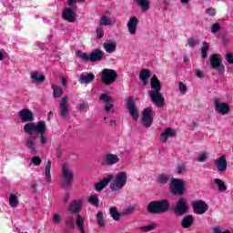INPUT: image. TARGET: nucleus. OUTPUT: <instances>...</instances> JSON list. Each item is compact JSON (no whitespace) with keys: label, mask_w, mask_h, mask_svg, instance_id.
<instances>
[{"label":"nucleus","mask_w":233,"mask_h":233,"mask_svg":"<svg viewBox=\"0 0 233 233\" xmlns=\"http://www.w3.org/2000/svg\"><path fill=\"white\" fill-rule=\"evenodd\" d=\"M161 81L157 78V76L154 75L151 77V91H149V97L154 105L158 108L165 106V97L161 94Z\"/></svg>","instance_id":"f257e3e1"},{"label":"nucleus","mask_w":233,"mask_h":233,"mask_svg":"<svg viewBox=\"0 0 233 233\" xmlns=\"http://www.w3.org/2000/svg\"><path fill=\"white\" fill-rule=\"evenodd\" d=\"M24 132L25 134H35V136H39L41 145H46L48 143V139L46 138V121H38L35 123H26L24 126Z\"/></svg>","instance_id":"f03ea898"},{"label":"nucleus","mask_w":233,"mask_h":233,"mask_svg":"<svg viewBox=\"0 0 233 233\" xmlns=\"http://www.w3.org/2000/svg\"><path fill=\"white\" fill-rule=\"evenodd\" d=\"M170 210V202L167 199L154 200L147 205L148 214H166Z\"/></svg>","instance_id":"7ed1b4c3"},{"label":"nucleus","mask_w":233,"mask_h":233,"mask_svg":"<svg viewBox=\"0 0 233 233\" xmlns=\"http://www.w3.org/2000/svg\"><path fill=\"white\" fill-rule=\"evenodd\" d=\"M127 172L121 171L117 173L109 185V188L112 192H118V190H121V188L127 185Z\"/></svg>","instance_id":"20e7f679"},{"label":"nucleus","mask_w":233,"mask_h":233,"mask_svg":"<svg viewBox=\"0 0 233 233\" xmlns=\"http://www.w3.org/2000/svg\"><path fill=\"white\" fill-rule=\"evenodd\" d=\"M72 183H74V171L70 168L68 164H64L62 166V188H68V187H72Z\"/></svg>","instance_id":"39448f33"},{"label":"nucleus","mask_w":233,"mask_h":233,"mask_svg":"<svg viewBox=\"0 0 233 233\" xmlns=\"http://www.w3.org/2000/svg\"><path fill=\"white\" fill-rule=\"evenodd\" d=\"M169 190L173 196H185V181L179 178H173L169 185Z\"/></svg>","instance_id":"423d86ee"},{"label":"nucleus","mask_w":233,"mask_h":233,"mask_svg":"<svg viewBox=\"0 0 233 233\" xmlns=\"http://www.w3.org/2000/svg\"><path fill=\"white\" fill-rule=\"evenodd\" d=\"M188 204L187 203V199L181 198H179L175 208H173V212L175 214V216H177V218L181 217V216H185V214H188Z\"/></svg>","instance_id":"0eeeda50"},{"label":"nucleus","mask_w":233,"mask_h":233,"mask_svg":"<svg viewBox=\"0 0 233 233\" xmlns=\"http://www.w3.org/2000/svg\"><path fill=\"white\" fill-rule=\"evenodd\" d=\"M101 76L102 83H104V85H106V86L112 85V83H115L116 79H117V73L116 72V70L112 69H104Z\"/></svg>","instance_id":"6e6552de"},{"label":"nucleus","mask_w":233,"mask_h":233,"mask_svg":"<svg viewBox=\"0 0 233 233\" xmlns=\"http://www.w3.org/2000/svg\"><path fill=\"white\" fill-rule=\"evenodd\" d=\"M192 208L194 214L203 216V214H207V211L208 210V204L204 200H195L192 202Z\"/></svg>","instance_id":"1a4fd4ad"},{"label":"nucleus","mask_w":233,"mask_h":233,"mask_svg":"<svg viewBox=\"0 0 233 233\" xmlns=\"http://www.w3.org/2000/svg\"><path fill=\"white\" fill-rule=\"evenodd\" d=\"M209 61H210L211 68H213V70H218L219 74H223V72H225V66L221 64L222 60L219 57V55L213 54L209 57Z\"/></svg>","instance_id":"9d476101"},{"label":"nucleus","mask_w":233,"mask_h":233,"mask_svg":"<svg viewBox=\"0 0 233 233\" xmlns=\"http://www.w3.org/2000/svg\"><path fill=\"white\" fill-rule=\"evenodd\" d=\"M25 145L30 150L31 154L35 156L37 154V148H35V145H37V135H34V133L29 134V137L25 140Z\"/></svg>","instance_id":"9b49d317"},{"label":"nucleus","mask_w":233,"mask_h":233,"mask_svg":"<svg viewBox=\"0 0 233 233\" xmlns=\"http://www.w3.org/2000/svg\"><path fill=\"white\" fill-rule=\"evenodd\" d=\"M62 19L67 23H76V21H77V13H76V9L70 7L64 8L62 12Z\"/></svg>","instance_id":"f8f14e48"},{"label":"nucleus","mask_w":233,"mask_h":233,"mask_svg":"<svg viewBox=\"0 0 233 233\" xmlns=\"http://www.w3.org/2000/svg\"><path fill=\"white\" fill-rule=\"evenodd\" d=\"M127 108L131 117L135 121H137V119H139V111L136 108V103H134V99L132 97L127 98Z\"/></svg>","instance_id":"ddd939ff"},{"label":"nucleus","mask_w":233,"mask_h":233,"mask_svg":"<svg viewBox=\"0 0 233 233\" xmlns=\"http://www.w3.org/2000/svg\"><path fill=\"white\" fill-rule=\"evenodd\" d=\"M215 110L222 116H227L230 112V106L227 103H221L218 100H215Z\"/></svg>","instance_id":"4468645a"},{"label":"nucleus","mask_w":233,"mask_h":233,"mask_svg":"<svg viewBox=\"0 0 233 233\" xmlns=\"http://www.w3.org/2000/svg\"><path fill=\"white\" fill-rule=\"evenodd\" d=\"M19 116L22 123H35L34 113L29 109H22L19 111Z\"/></svg>","instance_id":"2eb2a0df"},{"label":"nucleus","mask_w":233,"mask_h":233,"mask_svg":"<svg viewBox=\"0 0 233 233\" xmlns=\"http://www.w3.org/2000/svg\"><path fill=\"white\" fill-rule=\"evenodd\" d=\"M137 25H139V19L136 16L129 18L127 22V29L131 35H136V34H137Z\"/></svg>","instance_id":"dca6fc26"},{"label":"nucleus","mask_w":233,"mask_h":233,"mask_svg":"<svg viewBox=\"0 0 233 233\" xmlns=\"http://www.w3.org/2000/svg\"><path fill=\"white\" fill-rule=\"evenodd\" d=\"M103 57H105V52L96 48L89 55V61L91 63H97L98 61H103Z\"/></svg>","instance_id":"f3484780"},{"label":"nucleus","mask_w":233,"mask_h":233,"mask_svg":"<svg viewBox=\"0 0 233 233\" xmlns=\"http://www.w3.org/2000/svg\"><path fill=\"white\" fill-rule=\"evenodd\" d=\"M215 165L217 167V170L220 172V174H225L227 172V157L225 155H222L216 162Z\"/></svg>","instance_id":"a211bd4d"},{"label":"nucleus","mask_w":233,"mask_h":233,"mask_svg":"<svg viewBox=\"0 0 233 233\" xmlns=\"http://www.w3.org/2000/svg\"><path fill=\"white\" fill-rule=\"evenodd\" d=\"M100 101H104L106 103L105 110L106 112H110L111 108H114V98L112 96H108V94H102L99 96Z\"/></svg>","instance_id":"6ab92c4d"},{"label":"nucleus","mask_w":233,"mask_h":233,"mask_svg":"<svg viewBox=\"0 0 233 233\" xmlns=\"http://www.w3.org/2000/svg\"><path fill=\"white\" fill-rule=\"evenodd\" d=\"M114 179L113 175H108L106 177L103 178L100 182L95 184V189L96 192H101L103 188L108 187V183Z\"/></svg>","instance_id":"aec40b11"},{"label":"nucleus","mask_w":233,"mask_h":233,"mask_svg":"<svg viewBox=\"0 0 233 233\" xmlns=\"http://www.w3.org/2000/svg\"><path fill=\"white\" fill-rule=\"evenodd\" d=\"M104 163L108 167L116 165V163H119V157L116 154L108 153L105 156Z\"/></svg>","instance_id":"412c9836"},{"label":"nucleus","mask_w":233,"mask_h":233,"mask_svg":"<svg viewBox=\"0 0 233 233\" xmlns=\"http://www.w3.org/2000/svg\"><path fill=\"white\" fill-rule=\"evenodd\" d=\"M83 208V201L82 200H73L69 207L68 210L72 214H79V211Z\"/></svg>","instance_id":"4be33fe9"},{"label":"nucleus","mask_w":233,"mask_h":233,"mask_svg":"<svg viewBox=\"0 0 233 233\" xmlns=\"http://www.w3.org/2000/svg\"><path fill=\"white\" fill-rule=\"evenodd\" d=\"M68 115V96H64L60 101V116L66 117Z\"/></svg>","instance_id":"5701e85b"},{"label":"nucleus","mask_w":233,"mask_h":233,"mask_svg":"<svg viewBox=\"0 0 233 233\" xmlns=\"http://www.w3.org/2000/svg\"><path fill=\"white\" fill-rule=\"evenodd\" d=\"M194 221H196L194 215H187L182 218L180 225L182 228H190L194 225Z\"/></svg>","instance_id":"b1692460"},{"label":"nucleus","mask_w":233,"mask_h":233,"mask_svg":"<svg viewBox=\"0 0 233 233\" xmlns=\"http://www.w3.org/2000/svg\"><path fill=\"white\" fill-rule=\"evenodd\" d=\"M168 137H176V130L172 127L166 128L165 132L160 135L161 143H167Z\"/></svg>","instance_id":"393cba45"},{"label":"nucleus","mask_w":233,"mask_h":233,"mask_svg":"<svg viewBox=\"0 0 233 233\" xmlns=\"http://www.w3.org/2000/svg\"><path fill=\"white\" fill-rule=\"evenodd\" d=\"M152 73L149 69H142L139 74V79L142 80L143 86H147L148 85V79H150Z\"/></svg>","instance_id":"a878e982"},{"label":"nucleus","mask_w":233,"mask_h":233,"mask_svg":"<svg viewBox=\"0 0 233 233\" xmlns=\"http://www.w3.org/2000/svg\"><path fill=\"white\" fill-rule=\"evenodd\" d=\"M96 79V76L92 73H89L87 75L81 74L80 75V79H79V84L80 85H88L92 83Z\"/></svg>","instance_id":"bb28decb"},{"label":"nucleus","mask_w":233,"mask_h":233,"mask_svg":"<svg viewBox=\"0 0 233 233\" xmlns=\"http://www.w3.org/2000/svg\"><path fill=\"white\" fill-rule=\"evenodd\" d=\"M39 76V72L37 71H34L31 74L33 83H36V85H42V83H45V75H40V76Z\"/></svg>","instance_id":"cd10ccee"},{"label":"nucleus","mask_w":233,"mask_h":233,"mask_svg":"<svg viewBox=\"0 0 233 233\" xmlns=\"http://www.w3.org/2000/svg\"><path fill=\"white\" fill-rule=\"evenodd\" d=\"M76 227L81 233H86L85 232V218L81 216L80 214L76 215Z\"/></svg>","instance_id":"c85d7f7f"},{"label":"nucleus","mask_w":233,"mask_h":233,"mask_svg":"<svg viewBox=\"0 0 233 233\" xmlns=\"http://www.w3.org/2000/svg\"><path fill=\"white\" fill-rule=\"evenodd\" d=\"M51 88L53 90V97H55L56 99H57V97H61L62 94H64V90L63 87L56 86V85H52Z\"/></svg>","instance_id":"c756f323"},{"label":"nucleus","mask_w":233,"mask_h":233,"mask_svg":"<svg viewBox=\"0 0 233 233\" xmlns=\"http://www.w3.org/2000/svg\"><path fill=\"white\" fill-rule=\"evenodd\" d=\"M109 214L114 221H119L121 219L122 213L117 212V208L116 207L109 208Z\"/></svg>","instance_id":"7c9ffc66"},{"label":"nucleus","mask_w":233,"mask_h":233,"mask_svg":"<svg viewBox=\"0 0 233 233\" xmlns=\"http://www.w3.org/2000/svg\"><path fill=\"white\" fill-rule=\"evenodd\" d=\"M116 48H117L116 42H110V43L104 44V50H106V52H107V54H112V52H116Z\"/></svg>","instance_id":"2f4dec72"},{"label":"nucleus","mask_w":233,"mask_h":233,"mask_svg":"<svg viewBox=\"0 0 233 233\" xmlns=\"http://www.w3.org/2000/svg\"><path fill=\"white\" fill-rule=\"evenodd\" d=\"M138 6L141 7L142 12H147L150 9V3L148 0H137Z\"/></svg>","instance_id":"473e14b6"},{"label":"nucleus","mask_w":233,"mask_h":233,"mask_svg":"<svg viewBox=\"0 0 233 233\" xmlns=\"http://www.w3.org/2000/svg\"><path fill=\"white\" fill-rule=\"evenodd\" d=\"M157 181L160 183V185H167V183L170 181V176L165 174L158 175Z\"/></svg>","instance_id":"72a5a7b5"},{"label":"nucleus","mask_w":233,"mask_h":233,"mask_svg":"<svg viewBox=\"0 0 233 233\" xmlns=\"http://www.w3.org/2000/svg\"><path fill=\"white\" fill-rule=\"evenodd\" d=\"M96 223L100 228L105 227V215L101 211H98L96 214Z\"/></svg>","instance_id":"f704fd0d"},{"label":"nucleus","mask_w":233,"mask_h":233,"mask_svg":"<svg viewBox=\"0 0 233 233\" xmlns=\"http://www.w3.org/2000/svg\"><path fill=\"white\" fill-rule=\"evenodd\" d=\"M51 168H52V160H47V164L46 166V181H52V175L50 174Z\"/></svg>","instance_id":"c9c22d12"},{"label":"nucleus","mask_w":233,"mask_h":233,"mask_svg":"<svg viewBox=\"0 0 233 233\" xmlns=\"http://www.w3.org/2000/svg\"><path fill=\"white\" fill-rule=\"evenodd\" d=\"M215 185H218L219 192H225L227 190V185L219 178H215Z\"/></svg>","instance_id":"e433bc0d"},{"label":"nucleus","mask_w":233,"mask_h":233,"mask_svg":"<svg viewBox=\"0 0 233 233\" xmlns=\"http://www.w3.org/2000/svg\"><path fill=\"white\" fill-rule=\"evenodd\" d=\"M88 203H90V205H93V207H99V197H97V195H91L88 198Z\"/></svg>","instance_id":"4c0bfd02"},{"label":"nucleus","mask_w":233,"mask_h":233,"mask_svg":"<svg viewBox=\"0 0 233 233\" xmlns=\"http://www.w3.org/2000/svg\"><path fill=\"white\" fill-rule=\"evenodd\" d=\"M19 203V199H17V196L15 194L10 195L9 197V205L10 207H13V208H15Z\"/></svg>","instance_id":"58836bf2"},{"label":"nucleus","mask_w":233,"mask_h":233,"mask_svg":"<svg viewBox=\"0 0 233 233\" xmlns=\"http://www.w3.org/2000/svg\"><path fill=\"white\" fill-rule=\"evenodd\" d=\"M210 48V46L207 42L203 43V46L201 47V55L203 59H207L208 57V55L207 54L208 52V49Z\"/></svg>","instance_id":"ea45409f"},{"label":"nucleus","mask_w":233,"mask_h":233,"mask_svg":"<svg viewBox=\"0 0 233 233\" xmlns=\"http://www.w3.org/2000/svg\"><path fill=\"white\" fill-rule=\"evenodd\" d=\"M76 56L83 59L85 63H88V61H90V56H88V54L83 53L79 50L76 51Z\"/></svg>","instance_id":"a19ab883"},{"label":"nucleus","mask_w":233,"mask_h":233,"mask_svg":"<svg viewBox=\"0 0 233 233\" xmlns=\"http://www.w3.org/2000/svg\"><path fill=\"white\" fill-rule=\"evenodd\" d=\"M134 212H136V208L129 207L127 208L123 209L121 214H122V217L125 218L126 216H132V214H134Z\"/></svg>","instance_id":"79ce46f5"},{"label":"nucleus","mask_w":233,"mask_h":233,"mask_svg":"<svg viewBox=\"0 0 233 233\" xmlns=\"http://www.w3.org/2000/svg\"><path fill=\"white\" fill-rule=\"evenodd\" d=\"M141 123L145 128H150L152 127V123H154V118H142Z\"/></svg>","instance_id":"37998d69"},{"label":"nucleus","mask_w":233,"mask_h":233,"mask_svg":"<svg viewBox=\"0 0 233 233\" xmlns=\"http://www.w3.org/2000/svg\"><path fill=\"white\" fill-rule=\"evenodd\" d=\"M100 25L102 26H108V25H112V20H110L108 16L103 15L100 18Z\"/></svg>","instance_id":"c03bdc74"},{"label":"nucleus","mask_w":233,"mask_h":233,"mask_svg":"<svg viewBox=\"0 0 233 233\" xmlns=\"http://www.w3.org/2000/svg\"><path fill=\"white\" fill-rule=\"evenodd\" d=\"M142 118H153L152 117V107H147L142 113Z\"/></svg>","instance_id":"a18cd8bd"},{"label":"nucleus","mask_w":233,"mask_h":233,"mask_svg":"<svg viewBox=\"0 0 233 233\" xmlns=\"http://www.w3.org/2000/svg\"><path fill=\"white\" fill-rule=\"evenodd\" d=\"M105 35V28L99 25L96 27V39H103Z\"/></svg>","instance_id":"49530a36"},{"label":"nucleus","mask_w":233,"mask_h":233,"mask_svg":"<svg viewBox=\"0 0 233 233\" xmlns=\"http://www.w3.org/2000/svg\"><path fill=\"white\" fill-rule=\"evenodd\" d=\"M66 225H67L69 228H76V219L74 218V217L68 218L66 221Z\"/></svg>","instance_id":"de8ad7c7"},{"label":"nucleus","mask_w":233,"mask_h":233,"mask_svg":"<svg viewBox=\"0 0 233 233\" xmlns=\"http://www.w3.org/2000/svg\"><path fill=\"white\" fill-rule=\"evenodd\" d=\"M32 163L35 166V167H39L41 165V163L43 162V160L41 159V157H33L31 158Z\"/></svg>","instance_id":"09e8293b"},{"label":"nucleus","mask_w":233,"mask_h":233,"mask_svg":"<svg viewBox=\"0 0 233 233\" xmlns=\"http://www.w3.org/2000/svg\"><path fill=\"white\" fill-rule=\"evenodd\" d=\"M67 5L70 6L69 8L77 10V0H67Z\"/></svg>","instance_id":"8fccbe9b"},{"label":"nucleus","mask_w":233,"mask_h":233,"mask_svg":"<svg viewBox=\"0 0 233 233\" xmlns=\"http://www.w3.org/2000/svg\"><path fill=\"white\" fill-rule=\"evenodd\" d=\"M219 30H221V25L218 23L213 24V25L211 26L212 34H216V33L219 32Z\"/></svg>","instance_id":"3c124183"},{"label":"nucleus","mask_w":233,"mask_h":233,"mask_svg":"<svg viewBox=\"0 0 233 233\" xmlns=\"http://www.w3.org/2000/svg\"><path fill=\"white\" fill-rule=\"evenodd\" d=\"M178 90H179L182 94H186V93H187V86L184 85L183 82H179V84H178Z\"/></svg>","instance_id":"603ef678"},{"label":"nucleus","mask_w":233,"mask_h":233,"mask_svg":"<svg viewBox=\"0 0 233 233\" xmlns=\"http://www.w3.org/2000/svg\"><path fill=\"white\" fill-rule=\"evenodd\" d=\"M60 221L61 216L59 214H55L53 218V223H55V225H59Z\"/></svg>","instance_id":"864d4df0"},{"label":"nucleus","mask_w":233,"mask_h":233,"mask_svg":"<svg viewBox=\"0 0 233 233\" xmlns=\"http://www.w3.org/2000/svg\"><path fill=\"white\" fill-rule=\"evenodd\" d=\"M206 14H208V15L214 16V15H216L217 12L214 7H210L206 10Z\"/></svg>","instance_id":"5fc2aeb1"},{"label":"nucleus","mask_w":233,"mask_h":233,"mask_svg":"<svg viewBox=\"0 0 233 233\" xmlns=\"http://www.w3.org/2000/svg\"><path fill=\"white\" fill-rule=\"evenodd\" d=\"M187 45L190 46V48H194V46H196V45H198V42H196V39H194V38H188Z\"/></svg>","instance_id":"6e6d98bb"},{"label":"nucleus","mask_w":233,"mask_h":233,"mask_svg":"<svg viewBox=\"0 0 233 233\" xmlns=\"http://www.w3.org/2000/svg\"><path fill=\"white\" fill-rule=\"evenodd\" d=\"M154 228H156V224H151L148 226H145L143 228V230H146V232H150V231L154 230Z\"/></svg>","instance_id":"4d7b16f0"},{"label":"nucleus","mask_w":233,"mask_h":233,"mask_svg":"<svg viewBox=\"0 0 233 233\" xmlns=\"http://www.w3.org/2000/svg\"><path fill=\"white\" fill-rule=\"evenodd\" d=\"M197 161H198V163H205V161H207V154H206V153L201 154V155L198 157Z\"/></svg>","instance_id":"13d9d810"},{"label":"nucleus","mask_w":233,"mask_h":233,"mask_svg":"<svg viewBox=\"0 0 233 233\" xmlns=\"http://www.w3.org/2000/svg\"><path fill=\"white\" fill-rule=\"evenodd\" d=\"M226 59H227L228 63H229V65H233V55H232V53H228L226 55Z\"/></svg>","instance_id":"bf43d9fd"},{"label":"nucleus","mask_w":233,"mask_h":233,"mask_svg":"<svg viewBox=\"0 0 233 233\" xmlns=\"http://www.w3.org/2000/svg\"><path fill=\"white\" fill-rule=\"evenodd\" d=\"M177 174H183V172H185V166L178 165L177 167Z\"/></svg>","instance_id":"052dcab7"},{"label":"nucleus","mask_w":233,"mask_h":233,"mask_svg":"<svg viewBox=\"0 0 233 233\" xmlns=\"http://www.w3.org/2000/svg\"><path fill=\"white\" fill-rule=\"evenodd\" d=\"M63 154V149H61V146H58L56 148V157H61V155Z\"/></svg>","instance_id":"680f3d73"},{"label":"nucleus","mask_w":233,"mask_h":233,"mask_svg":"<svg viewBox=\"0 0 233 233\" xmlns=\"http://www.w3.org/2000/svg\"><path fill=\"white\" fill-rule=\"evenodd\" d=\"M196 74L200 79L203 78V71L197 69Z\"/></svg>","instance_id":"e2e57ef3"},{"label":"nucleus","mask_w":233,"mask_h":233,"mask_svg":"<svg viewBox=\"0 0 233 233\" xmlns=\"http://www.w3.org/2000/svg\"><path fill=\"white\" fill-rule=\"evenodd\" d=\"M68 199H70V193L66 192L64 198L65 203H67Z\"/></svg>","instance_id":"0e129e2a"},{"label":"nucleus","mask_w":233,"mask_h":233,"mask_svg":"<svg viewBox=\"0 0 233 233\" xmlns=\"http://www.w3.org/2000/svg\"><path fill=\"white\" fill-rule=\"evenodd\" d=\"M86 102H83V103L78 105V108L80 110H83V108H86Z\"/></svg>","instance_id":"69168bd1"},{"label":"nucleus","mask_w":233,"mask_h":233,"mask_svg":"<svg viewBox=\"0 0 233 233\" xmlns=\"http://www.w3.org/2000/svg\"><path fill=\"white\" fill-rule=\"evenodd\" d=\"M213 231L215 233H221V228L220 227H216V228H213Z\"/></svg>","instance_id":"338daca9"},{"label":"nucleus","mask_w":233,"mask_h":233,"mask_svg":"<svg viewBox=\"0 0 233 233\" xmlns=\"http://www.w3.org/2000/svg\"><path fill=\"white\" fill-rule=\"evenodd\" d=\"M61 82H62V84L64 85V86H66L68 85V82L66 81V79L65 77H63V78L61 79Z\"/></svg>","instance_id":"774afa93"}]
</instances>
